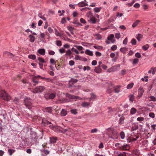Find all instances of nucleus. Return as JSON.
Wrapping results in <instances>:
<instances>
[{"instance_id": "f257e3e1", "label": "nucleus", "mask_w": 156, "mask_h": 156, "mask_svg": "<svg viewBox=\"0 0 156 156\" xmlns=\"http://www.w3.org/2000/svg\"><path fill=\"white\" fill-rule=\"evenodd\" d=\"M107 134L109 137L113 139H117L119 135L117 130L113 128L107 129Z\"/></svg>"}, {"instance_id": "f03ea898", "label": "nucleus", "mask_w": 156, "mask_h": 156, "mask_svg": "<svg viewBox=\"0 0 156 156\" xmlns=\"http://www.w3.org/2000/svg\"><path fill=\"white\" fill-rule=\"evenodd\" d=\"M0 98L6 101H9L11 99V97L4 90H2L0 93Z\"/></svg>"}, {"instance_id": "7ed1b4c3", "label": "nucleus", "mask_w": 156, "mask_h": 156, "mask_svg": "<svg viewBox=\"0 0 156 156\" xmlns=\"http://www.w3.org/2000/svg\"><path fill=\"white\" fill-rule=\"evenodd\" d=\"M32 100L29 98H26L24 100V103L26 107L30 109L32 106Z\"/></svg>"}, {"instance_id": "20e7f679", "label": "nucleus", "mask_w": 156, "mask_h": 156, "mask_svg": "<svg viewBox=\"0 0 156 156\" xmlns=\"http://www.w3.org/2000/svg\"><path fill=\"white\" fill-rule=\"evenodd\" d=\"M45 88L44 86H39L34 89L33 90V92L34 93H37L42 92Z\"/></svg>"}, {"instance_id": "39448f33", "label": "nucleus", "mask_w": 156, "mask_h": 156, "mask_svg": "<svg viewBox=\"0 0 156 156\" xmlns=\"http://www.w3.org/2000/svg\"><path fill=\"white\" fill-rule=\"evenodd\" d=\"M118 110V109L116 108H110L108 112L112 115L114 116L117 114Z\"/></svg>"}, {"instance_id": "423d86ee", "label": "nucleus", "mask_w": 156, "mask_h": 156, "mask_svg": "<svg viewBox=\"0 0 156 156\" xmlns=\"http://www.w3.org/2000/svg\"><path fill=\"white\" fill-rule=\"evenodd\" d=\"M144 92V90L142 87H140L138 89V94L137 96V99H140L142 96Z\"/></svg>"}, {"instance_id": "0eeeda50", "label": "nucleus", "mask_w": 156, "mask_h": 156, "mask_svg": "<svg viewBox=\"0 0 156 156\" xmlns=\"http://www.w3.org/2000/svg\"><path fill=\"white\" fill-rule=\"evenodd\" d=\"M66 97L72 99L80 100L81 99V98L78 96H76L73 95H72L68 94H66Z\"/></svg>"}, {"instance_id": "6e6552de", "label": "nucleus", "mask_w": 156, "mask_h": 156, "mask_svg": "<svg viewBox=\"0 0 156 156\" xmlns=\"http://www.w3.org/2000/svg\"><path fill=\"white\" fill-rule=\"evenodd\" d=\"M78 81L77 79L72 78L69 81V87H72L74 84L76 83Z\"/></svg>"}, {"instance_id": "1a4fd4ad", "label": "nucleus", "mask_w": 156, "mask_h": 156, "mask_svg": "<svg viewBox=\"0 0 156 156\" xmlns=\"http://www.w3.org/2000/svg\"><path fill=\"white\" fill-rule=\"evenodd\" d=\"M120 149L123 150H128L129 149V146L128 144H126L123 146H119Z\"/></svg>"}, {"instance_id": "9d476101", "label": "nucleus", "mask_w": 156, "mask_h": 156, "mask_svg": "<svg viewBox=\"0 0 156 156\" xmlns=\"http://www.w3.org/2000/svg\"><path fill=\"white\" fill-rule=\"evenodd\" d=\"M86 0H84L83 1L80 2L78 4V5L80 7L85 6L88 5L86 3Z\"/></svg>"}, {"instance_id": "9b49d317", "label": "nucleus", "mask_w": 156, "mask_h": 156, "mask_svg": "<svg viewBox=\"0 0 156 156\" xmlns=\"http://www.w3.org/2000/svg\"><path fill=\"white\" fill-rule=\"evenodd\" d=\"M42 124L44 126H46L48 125L51 124V123L50 122H49L45 118H43L42 119Z\"/></svg>"}, {"instance_id": "f8f14e48", "label": "nucleus", "mask_w": 156, "mask_h": 156, "mask_svg": "<svg viewBox=\"0 0 156 156\" xmlns=\"http://www.w3.org/2000/svg\"><path fill=\"white\" fill-rule=\"evenodd\" d=\"M43 110L44 112H48L50 113H51L52 110V108L51 107L46 108H44Z\"/></svg>"}, {"instance_id": "ddd939ff", "label": "nucleus", "mask_w": 156, "mask_h": 156, "mask_svg": "<svg viewBox=\"0 0 156 156\" xmlns=\"http://www.w3.org/2000/svg\"><path fill=\"white\" fill-rule=\"evenodd\" d=\"M114 37V36L113 34H111L108 37V40L109 41H111L112 43H114L115 41V40L113 39Z\"/></svg>"}, {"instance_id": "4468645a", "label": "nucleus", "mask_w": 156, "mask_h": 156, "mask_svg": "<svg viewBox=\"0 0 156 156\" xmlns=\"http://www.w3.org/2000/svg\"><path fill=\"white\" fill-rule=\"evenodd\" d=\"M100 67L101 66H98V67H96L94 69L95 72L97 73H101L102 71V70Z\"/></svg>"}, {"instance_id": "2eb2a0df", "label": "nucleus", "mask_w": 156, "mask_h": 156, "mask_svg": "<svg viewBox=\"0 0 156 156\" xmlns=\"http://www.w3.org/2000/svg\"><path fill=\"white\" fill-rule=\"evenodd\" d=\"M37 51L39 53L43 55H44L45 52V50L44 49H40Z\"/></svg>"}, {"instance_id": "dca6fc26", "label": "nucleus", "mask_w": 156, "mask_h": 156, "mask_svg": "<svg viewBox=\"0 0 156 156\" xmlns=\"http://www.w3.org/2000/svg\"><path fill=\"white\" fill-rule=\"evenodd\" d=\"M90 104V102H83L81 104V105L83 107H88Z\"/></svg>"}, {"instance_id": "f3484780", "label": "nucleus", "mask_w": 156, "mask_h": 156, "mask_svg": "<svg viewBox=\"0 0 156 156\" xmlns=\"http://www.w3.org/2000/svg\"><path fill=\"white\" fill-rule=\"evenodd\" d=\"M57 138L56 137H51L50 138V142L51 143H54L56 142Z\"/></svg>"}, {"instance_id": "a211bd4d", "label": "nucleus", "mask_w": 156, "mask_h": 156, "mask_svg": "<svg viewBox=\"0 0 156 156\" xmlns=\"http://www.w3.org/2000/svg\"><path fill=\"white\" fill-rule=\"evenodd\" d=\"M124 119L125 118L123 116L121 117L119 120V123L120 125H122L124 123Z\"/></svg>"}, {"instance_id": "6ab92c4d", "label": "nucleus", "mask_w": 156, "mask_h": 156, "mask_svg": "<svg viewBox=\"0 0 156 156\" xmlns=\"http://www.w3.org/2000/svg\"><path fill=\"white\" fill-rule=\"evenodd\" d=\"M85 53L86 54L90 56H92L93 55L92 51L88 49H87L85 51Z\"/></svg>"}, {"instance_id": "aec40b11", "label": "nucleus", "mask_w": 156, "mask_h": 156, "mask_svg": "<svg viewBox=\"0 0 156 156\" xmlns=\"http://www.w3.org/2000/svg\"><path fill=\"white\" fill-rule=\"evenodd\" d=\"M140 22V21L139 20H137L133 23L132 25V27H136L139 24V23Z\"/></svg>"}, {"instance_id": "412c9836", "label": "nucleus", "mask_w": 156, "mask_h": 156, "mask_svg": "<svg viewBox=\"0 0 156 156\" xmlns=\"http://www.w3.org/2000/svg\"><path fill=\"white\" fill-rule=\"evenodd\" d=\"M56 96V95L55 93H52L50 94L48 96V98L50 99H53Z\"/></svg>"}, {"instance_id": "4be33fe9", "label": "nucleus", "mask_w": 156, "mask_h": 156, "mask_svg": "<svg viewBox=\"0 0 156 156\" xmlns=\"http://www.w3.org/2000/svg\"><path fill=\"white\" fill-rule=\"evenodd\" d=\"M120 86H117L114 87L115 92L116 93H118L120 91Z\"/></svg>"}, {"instance_id": "5701e85b", "label": "nucleus", "mask_w": 156, "mask_h": 156, "mask_svg": "<svg viewBox=\"0 0 156 156\" xmlns=\"http://www.w3.org/2000/svg\"><path fill=\"white\" fill-rule=\"evenodd\" d=\"M29 37L30 38V41L31 42H34L35 38L34 37L33 35H30L29 36Z\"/></svg>"}, {"instance_id": "b1692460", "label": "nucleus", "mask_w": 156, "mask_h": 156, "mask_svg": "<svg viewBox=\"0 0 156 156\" xmlns=\"http://www.w3.org/2000/svg\"><path fill=\"white\" fill-rule=\"evenodd\" d=\"M133 154L135 155V156H138L140 154L139 151L137 149L133 150Z\"/></svg>"}, {"instance_id": "393cba45", "label": "nucleus", "mask_w": 156, "mask_h": 156, "mask_svg": "<svg viewBox=\"0 0 156 156\" xmlns=\"http://www.w3.org/2000/svg\"><path fill=\"white\" fill-rule=\"evenodd\" d=\"M101 7H95L94 9V11L95 12H99L101 9Z\"/></svg>"}, {"instance_id": "a878e982", "label": "nucleus", "mask_w": 156, "mask_h": 156, "mask_svg": "<svg viewBox=\"0 0 156 156\" xmlns=\"http://www.w3.org/2000/svg\"><path fill=\"white\" fill-rule=\"evenodd\" d=\"M37 76H34V77L32 79V81L33 83L35 84H34V86H35L36 84H37L38 83V81L36 80Z\"/></svg>"}, {"instance_id": "bb28decb", "label": "nucleus", "mask_w": 156, "mask_h": 156, "mask_svg": "<svg viewBox=\"0 0 156 156\" xmlns=\"http://www.w3.org/2000/svg\"><path fill=\"white\" fill-rule=\"evenodd\" d=\"M66 114H67L66 111L64 109H62V110L61 112V115L62 116H65L66 115Z\"/></svg>"}, {"instance_id": "cd10ccee", "label": "nucleus", "mask_w": 156, "mask_h": 156, "mask_svg": "<svg viewBox=\"0 0 156 156\" xmlns=\"http://www.w3.org/2000/svg\"><path fill=\"white\" fill-rule=\"evenodd\" d=\"M90 21L93 24H94L96 22V18L94 17H91L90 19Z\"/></svg>"}, {"instance_id": "c85d7f7f", "label": "nucleus", "mask_w": 156, "mask_h": 156, "mask_svg": "<svg viewBox=\"0 0 156 156\" xmlns=\"http://www.w3.org/2000/svg\"><path fill=\"white\" fill-rule=\"evenodd\" d=\"M136 112V109L134 108H131L130 110V113L131 114H135Z\"/></svg>"}, {"instance_id": "c756f323", "label": "nucleus", "mask_w": 156, "mask_h": 156, "mask_svg": "<svg viewBox=\"0 0 156 156\" xmlns=\"http://www.w3.org/2000/svg\"><path fill=\"white\" fill-rule=\"evenodd\" d=\"M5 55H7V56H9L10 58H12V57L14 56L13 55L8 52H6L4 53Z\"/></svg>"}, {"instance_id": "7c9ffc66", "label": "nucleus", "mask_w": 156, "mask_h": 156, "mask_svg": "<svg viewBox=\"0 0 156 156\" xmlns=\"http://www.w3.org/2000/svg\"><path fill=\"white\" fill-rule=\"evenodd\" d=\"M142 37L143 35L140 34H139L136 36V39L139 41H140L141 38Z\"/></svg>"}, {"instance_id": "2f4dec72", "label": "nucleus", "mask_w": 156, "mask_h": 156, "mask_svg": "<svg viewBox=\"0 0 156 156\" xmlns=\"http://www.w3.org/2000/svg\"><path fill=\"white\" fill-rule=\"evenodd\" d=\"M149 98H150V100H149L150 101H152L154 102L156 101V98L154 96H150Z\"/></svg>"}, {"instance_id": "473e14b6", "label": "nucleus", "mask_w": 156, "mask_h": 156, "mask_svg": "<svg viewBox=\"0 0 156 156\" xmlns=\"http://www.w3.org/2000/svg\"><path fill=\"white\" fill-rule=\"evenodd\" d=\"M28 58L30 59L33 60L35 59L36 58V56L34 55H29L28 56Z\"/></svg>"}, {"instance_id": "72a5a7b5", "label": "nucleus", "mask_w": 156, "mask_h": 156, "mask_svg": "<svg viewBox=\"0 0 156 156\" xmlns=\"http://www.w3.org/2000/svg\"><path fill=\"white\" fill-rule=\"evenodd\" d=\"M129 100L130 101L133 102L134 98V96L133 95L131 94L129 96Z\"/></svg>"}, {"instance_id": "f704fd0d", "label": "nucleus", "mask_w": 156, "mask_h": 156, "mask_svg": "<svg viewBox=\"0 0 156 156\" xmlns=\"http://www.w3.org/2000/svg\"><path fill=\"white\" fill-rule=\"evenodd\" d=\"M58 62V61H55L54 59L53 58H51L50 59V62L51 64L53 65V64H55L56 63H57Z\"/></svg>"}, {"instance_id": "c9c22d12", "label": "nucleus", "mask_w": 156, "mask_h": 156, "mask_svg": "<svg viewBox=\"0 0 156 156\" xmlns=\"http://www.w3.org/2000/svg\"><path fill=\"white\" fill-rule=\"evenodd\" d=\"M38 16L42 19L44 20H46V19L43 15H42L41 13H39L38 14Z\"/></svg>"}, {"instance_id": "e433bc0d", "label": "nucleus", "mask_w": 156, "mask_h": 156, "mask_svg": "<svg viewBox=\"0 0 156 156\" xmlns=\"http://www.w3.org/2000/svg\"><path fill=\"white\" fill-rule=\"evenodd\" d=\"M139 59L137 58H136L133 59V65L137 64L139 62Z\"/></svg>"}, {"instance_id": "4c0bfd02", "label": "nucleus", "mask_w": 156, "mask_h": 156, "mask_svg": "<svg viewBox=\"0 0 156 156\" xmlns=\"http://www.w3.org/2000/svg\"><path fill=\"white\" fill-rule=\"evenodd\" d=\"M8 151L10 155L11 156L12 155V154L15 152V150L12 149H9Z\"/></svg>"}, {"instance_id": "58836bf2", "label": "nucleus", "mask_w": 156, "mask_h": 156, "mask_svg": "<svg viewBox=\"0 0 156 156\" xmlns=\"http://www.w3.org/2000/svg\"><path fill=\"white\" fill-rule=\"evenodd\" d=\"M68 30L72 34H73V30L74 29V28L72 27L71 26H69L68 27Z\"/></svg>"}, {"instance_id": "ea45409f", "label": "nucleus", "mask_w": 156, "mask_h": 156, "mask_svg": "<svg viewBox=\"0 0 156 156\" xmlns=\"http://www.w3.org/2000/svg\"><path fill=\"white\" fill-rule=\"evenodd\" d=\"M67 131H70V128H67V129H62V130H61V131H62V132L63 133H67Z\"/></svg>"}, {"instance_id": "a19ab883", "label": "nucleus", "mask_w": 156, "mask_h": 156, "mask_svg": "<svg viewBox=\"0 0 156 156\" xmlns=\"http://www.w3.org/2000/svg\"><path fill=\"white\" fill-rule=\"evenodd\" d=\"M127 48L125 47L121 48L120 49V51L122 53H125L126 51L127 50Z\"/></svg>"}, {"instance_id": "79ce46f5", "label": "nucleus", "mask_w": 156, "mask_h": 156, "mask_svg": "<svg viewBox=\"0 0 156 156\" xmlns=\"http://www.w3.org/2000/svg\"><path fill=\"white\" fill-rule=\"evenodd\" d=\"M71 54L72 52L71 51L70 49H69L66 51V55L70 56L71 55Z\"/></svg>"}, {"instance_id": "37998d69", "label": "nucleus", "mask_w": 156, "mask_h": 156, "mask_svg": "<svg viewBox=\"0 0 156 156\" xmlns=\"http://www.w3.org/2000/svg\"><path fill=\"white\" fill-rule=\"evenodd\" d=\"M136 40L134 38L132 39L131 41V44L133 45H136Z\"/></svg>"}, {"instance_id": "c03bdc74", "label": "nucleus", "mask_w": 156, "mask_h": 156, "mask_svg": "<svg viewBox=\"0 0 156 156\" xmlns=\"http://www.w3.org/2000/svg\"><path fill=\"white\" fill-rule=\"evenodd\" d=\"M133 83H130L128 85L127 87V88L128 89L131 88L133 86Z\"/></svg>"}, {"instance_id": "a18cd8bd", "label": "nucleus", "mask_w": 156, "mask_h": 156, "mask_svg": "<svg viewBox=\"0 0 156 156\" xmlns=\"http://www.w3.org/2000/svg\"><path fill=\"white\" fill-rule=\"evenodd\" d=\"M120 136L122 139H124L125 137V135L124 132L122 131L120 133Z\"/></svg>"}, {"instance_id": "49530a36", "label": "nucleus", "mask_w": 156, "mask_h": 156, "mask_svg": "<svg viewBox=\"0 0 156 156\" xmlns=\"http://www.w3.org/2000/svg\"><path fill=\"white\" fill-rule=\"evenodd\" d=\"M38 60L40 62V63H43L45 62L44 60L41 58H38Z\"/></svg>"}, {"instance_id": "de8ad7c7", "label": "nucleus", "mask_w": 156, "mask_h": 156, "mask_svg": "<svg viewBox=\"0 0 156 156\" xmlns=\"http://www.w3.org/2000/svg\"><path fill=\"white\" fill-rule=\"evenodd\" d=\"M151 70H152V73L153 75L155 74L156 71V67H152L151 68Z\"/></svg>"}, {"instance_id": "09e8293b", "label": "nucleus", "mask_w": 156, "mask_h": 156, "mask_svg": "<svg viewBox=\"0 0 156 156\" xmlns=\"http://www.w3.org/2000/svg\"><path fill=\"white\" fill-rule=\"evenodd\" d=\"M71 112L74 114H76L77 113V110L76 109H72L71 110Z\"/></svg>"}, {"instance_id": "8fccbe9b", "label": "nucleus", "mask_w": 156, "mask_h": 156, "mask_svg": "<svg viewBox=\"0 0 156 156\" xmlns=\"http://www.w3.org/2000/svg\"><path fill=\"white\" fill-rule=\"evenodd\" d=\"M118 156H127L126 153L125 152L120 153L118 155Z\"/></svg>"}, {"instance_id": "3c124183", "label": "nucleus", "mask_w": 156, "mask_h": 156, "mask_svg": "<svg viewBox=\"0 0 156 156\" xmlns=\"http://www.w3.org/2000/svg\"><path fill=\"white\" fill-rule=\"evenodd\" d=\"M56 44L58 46H61L62 45V43L60 41H56Z\"/></svg>"}, {"instance_id": "603ef678", "label": "nucleus", "mask_w": 156, "mask_h": 156, "mask_svg": "<svg viewBox=\"0 0 156 156\" xmlns=\"http://www.w3.org/2000/svg\"><path fill=\"white\" fill-rule=\"evenodd\" d=\"M149 115L150 117L152 118H154L155 117V114L153 112H150L149 114Z\"/></svg>"}, {"instance_id": "864d4df0", "label": "nucleus", "mask_w": 156, "mask_h": 156, "mask_svg": "<svg viewBox=\"0 0 156 156\" xmlns=\"http://www.w3.org/2000/svg\"><path fill=\"white\" fill-rule=\"evenodd\" d=\"M71 50L74 52H75L76 54H79V52L75 48H73Z\"/></svg>"}, {"instance_id": "5fc2aeb1", "label": "nucleus", "mask_w": 156, "mask_h": 156, "mask_svg": "<svg viewBox=\"0 0 156 156\" xmlns=\"http://www.w3.org/2000/svg\"><path fill=\"white\" fill-rule=\"evenodd\" d=\"M19 100V99L17 98H15L13 100V101L16 104H17Z\"/></svg>"}, {"instance_id": "6e6d98bb", "label": "nucleus", "mask_w": 156, "mask_h": 156, "mask_svg": "<svg viewBox=\"0 0 156 156\" xmlns=\"http://www.w3.org/2000/svg\"><path fill=\"white\" fill-rule=\"evenodd\" d=\"M91 97L89 99L90 101L92 99H95L96 98L95 95V94H91Z\"/></svg>"}, {"instance_id": "4d7b16f0", "label": "nucleus", "mask_w": 156, "mask_h": 156, "mask_svg": "<svg viewBox=\"0 0 156 156\" xmlns=\"http://www.w3.org/2000/svg\"><path fill=\"white\" fill-rule=\"evenodd\" d=\"M81 57L79 55H77L75 57V59L76 60H81Z\"/></svg>"}, {"instance_id": "13d9d810", "label": "nucleus", "mask_w": 156, "mask_h": 156, "mask_svg": "<svg viewBox=\"0 0 156 156\" xmlns=\"http://www.w3.org/2000/svg\"><path fill=\"white\" fill-rule=\"evenodd\" d=\"M117 48V46L115 45H114L112 46L111 49L113 51L115 50Z\"/></svg>"}, {"instance_id": "bf43d9fd", "label": "nucleus", "mask_w": 156, "mask_h": 156, "mask_svg": "<svg viewBox=\"0 0 156 156\" xmlns=\"http://www.w3.org/2000/svg\"><path fill=\"white\" fill-rule=\"evenodd\" d=\"M126 70L125 69H124L121 71L120 72V73L122 75H124L126 74Z\"/></svg>"}, {"instance_id": "052dcab7", "label": "nucleus", "mask_w": 156, "mask_h": 156, "mask_svg": "<svg viewBox=\"0 0 156 156\" xmlns=\"http://www.w3.org/2000/svg\"><path fill=\"white\" fill-rule=\"evenodd\" d=\"M70 131H67V133H66V134L67 135H71V133H73V131L72 129L70 128Z\"/></svg>"}, {"instance_id": "680f3d73", "label": "nucleus", "mask_w": 156, "mask_h": 156, "mask_svg": "<svg viewBox=\"0 0 156 156\" xmlns=\"http://www.w3.org/2000/svg\"><path fill=\"white\" fill-rule=\"evenodd\" d=\"M149 47L148 45L147 44L144 46L142 47L143 49L144 50H146Z\"/></svg>"}, {"instance_id": "e2e57ef3", "label": "nucleus", "mask_w": 156, "mask_h": 156, "mask_svg": "<svg viewBox=\"0 0 156 156\" xmlns=\"http://www.w3.org/2000/svg\"><path fill=\"white\" fill-rule=\"evenodd\" d=\"M55 34L57 36H60L61 35L58 32V30L56 29H55Z\"/></svg>"}, {"instance_id": "0e129e2a", "label": "nucleus", "mask_w": 156, "mask_h": 156, "mask_svg": "<svg viewBox=\"0 0 156 156\" xmlns=\"http://www.w3.org/2000/svg\"><path fill=\"white\" fill-rule=\"evenodd\" d=\"M36 24L35 23H32L31 25V27L33 29H35L36 27L35 26Z\"/></svg>"}, {"instance_id": "69168bd1", "label": "nucleus", "mask_w": 156, "mask_h": 156, "mask_svg": "<svg viewBox=\"0 0 156 156\" xmlns=\"http://www.w3.org/2000/svg\"><path fill=\"white\" fill-rule=\"evenodd\" d=\"M115 37L116 38L119 39L120 37V33H116L115 34Z\"/></svg>"}, {"instance_id": "338daca9", "label": "nucleus", "mask_w": 156, "mask_h": 156, "mask_svg": "<svg viewBox=\"0 0 156 156\" xmlns=\"http://www.w3.org/2000/svg\"><path fill=\"white\" fill-rule=\"evenodd\" d=\"M79 50H82L83 49V47L81 46H75Z\"/></svg>"}, {"instance_id": "774afa93", "label": "nucleus", "mask_w": 156, "mask_h": 156, "mask_svg": "<svg viewBox=\"0 0 156 156\" xmlns=\"http://www.w3.org/2000/svg\"><path fill=\"white\" fill-rule=\"evenodd\" d=\"M135 56L136 57L138 58H140L141 57V55L138 52H137L136 53Z\"/></svg>"}]
</instances>
